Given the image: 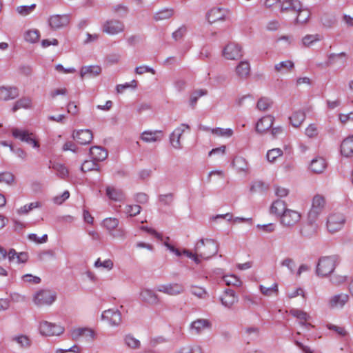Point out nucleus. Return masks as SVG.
Instances as JSON below:
<instances>
[{
    "instance_id": "e433bc0d",
    "label": "nucleus",
    "mask_w": 353,
    "mask_h": 353,
    "mask_svg": "<svg viewBox=\"0 0 353 353\" xmlns=\"http://www.w3.org/2000/svg\"><path fill=\"white\" fill-rule=\"evenodd\" d=\"M305 119V113L303 110L294 111L290 117L292 125L295 128L299 127Z\"/></svg>"
},
{
    "instance_id": "dca6fc26",
    "label": "nucleus",
    "mask_w": 353,
    "mask_h": 353,
    "mask_svg": "<svg viewBox=\"0 0 353 353\" xmlns=\"http://www.w3.org/2000/svg\"><path fill=\"white\" fill-rule=\"evenodd\" d=\"M101 319L107 321L111 326H118L121 322V314L118 310L109 309L103 312Z\"/></svg>"
},
{
    "instance_id": "c03bdc74",
    "label": "nucleus",
    "mask_w": 353,
    "mask_h": 353,
    "mask_svg": "<svg viewBox=\"0 0 353 353\" xmlns=\"http://www.w3.org/2000/svg\"><path fill=\"white\" fill-rule=\"evenodd\" d=\"M174 14V10L171 8H165L157 12L154 14V19L157 21L168 19Z\"/></svg>"
},
{
    "instance_id": "f257e3e1",
    "label": "nucleus",
    "mask_w": 353,
    "mask_h": 353,
    "mask_svg": "<svg viewBox=\"0 0 353 353\" xmlns=\"http://www.w3.org/2000/svg\"><path fill=\"white\" fill-rule=\"evenodd\" d=\"M325 205V200L323 196L316 194L313 197L312 207L308 212L309 223L301 230V234L303 236H311L317 232L318 226L314 222L322 213Z\"/></svg>"
},
{
    "instance_id": "4be33fe9",
    "label": "nucleus",
    "mask_w": 353,
    "mask_h": 353,
    "mask_svg": "<svg viewBox=\"0 0 353 353\" xmlns=\"http://www.w3.org/2000/svg\"><path fill=\"white\" fill-rule=\"evenodd\" d=\"M274 121V117L266 115L261 117L256 124V131L259 133H264L272 128Z\"/></svg>"
},
{
    "instance_id": "774afa93",
    "label": "nucleus",
    "mask_w": 353,
    "mask_h": 353,
    "mask_svg": "<svg viewBox=\"0 0 353 353\" xmlns=\"http://www.w3.org/2000/svg\"><path fill=\"white\" fill-rule=\"evenodd\" d=\"M110 235L114 239L123 240L126 238L127 232L123 228H117L110 233Z\"/></svg>"
},
{
    "instance_id": "9d476101",
    "label": "nucleus",
    "mask_w": 353,
    "mask_h": 353,
    "mask_svg": "<svg viewBox=\"0 0 353 353\" xmlns=\"http://www.w3.org/2000/svg\"><path fill=\"white\" fill-rule=\"evenodd\" d=\"M345 223V218L341 213L334 212L329 215L327 220V228L331 233L340 230Z\"/></svg>"
},
{
    "instance_id": "f03ea898",
    "label": "nucleus",
    "mask_w": 353,
    "mask_h": 353,
    "mask_svg": "<svg viewBox=\"0 0 353 353\" xmlns=\"http://www.w3.org/2000/svg\"><path fill=\"white\" fill-rule=\"evenodd\" d=\"M219 244L213 239H201L194 246V251L199 257L208 260L218 252Z\"/></svg>"
},
{
    "instance_id": "a878e982",
    "label": "nucleus",
    "mask_w": 353,
    "mask_h": 353,
    "mask_svg": "<svg viewBox=\"0 0 353 353\" xmlns=\"http://www.w3.org/2000/svg\"><path fill=\"white\" fill-rule=\"evenodd\" d=\"M8 259L10 263H24L28 259V254L24 252L18 253L14 249L11 248L8 252Z\"/></svg>"
},
{
    "instance_id": "603ef678",
    "label": "nucleus",
    "mask_w": 353,
    "mask_h": 353,
    "mask_svg": "<svg viewBox=\"0 0 353 353\" xmlns=\"http://www.w3.org/2000/svg\"><path fill=\"white\" fill-rule=\"evenodd\" d=\"M290 314L296 318L299 321H309L311 318L307 312L298 309L290 310Z\"/></svg>"
},
{
    "instance_id": "5701e85b",
    "label": "nucleus",
    "mask_w": 353,
    "mask_h": 353,
    "mask_svg": "<svg viewBox=\"0 0 353 353\" xmlns=\"http://www.w3.org/2000/svg\"><path fill=\"white\" fill-rule=\"evenodd\" d=\"M72 137L81 145L90 143L93 139L92 132L90 130H80L74 132Z\"/></svg>"
},
{
    "instance_id": "a211bd4d",
    "label": "nucleus",
    "mask_w": 353,
    "mask_h": 353,
    "mask_svg": "<svg viewBox=\"0 0 353 353\" xmlns=\"http://www.w3.org/2000/svg\"><path fill=\"white\" fill-rule=\"evenodd\" d=\"M163 137L161 130H145L141 134L140 139L145 143H155L161 141Z\"/></svg>"
},
{
    "instance_id": "6e6d98bb",
    "label": "nucleus",
    "mask_w": 353,
    "mask_h": 353,
    "mask_svg": "<svg viewBox=\"0 0 353 353\" xmlns=\"http://www.w3.org/2000/svg\"><path fill=\"white\" fill-rule=\"evenodd\" d=\"M36 8V4L33 3L30 6H20L16 8L17 12L23 17L30 14Z\"/></svg>"
},
{
    "instance_id": "9b49d317",
    "label": "nucleus",
    "mask_w": 353,
    "mask_h": 353,
    "mask_svg": "<svg viewBox=\"0 0 353 353\" xmlns=\"http://www.w3.org/2000/svg\"><path fill=\"white\" fill-rule=\"evenodd\" d=\"M301 218L299 212L288 208L280 217V223L285 228H292L300 221Z\"/></svg>"
},
{
    "instance_id": "69168bd1",
    "label": "nucleus",
    "mask_w": 353,
    "mask_h": 353,
    "mask_svg": "<svg viewBox=\"0 0 353 353\" xmlns=\"http://www.w3.org/2000/svg\"><path fill=\"white\" fill-rule=\"evenodd\" d=\"M173 200L174 194L172 193L160 194L159 196V201L163 205H170Z\"/></svg>"
},
{
    "instance_id": "37998d69",
    "label": "nucleus",
    "mask_w": 353,
    "mask_h": 353,
    "mask_svg": "<svg viewBox=\"0 0 353 353\" xmlns=\"http://www.w3.org/2000/svg\"><path fill=\"white\" fill-rule=\"evenodd\" d=\"M259 290L262 294L265 296H271L277 295L279 292V287L276 283H274L270 287H265L263 285H259Z\"/></svg>"
},
{
    "instance_id": "cd10ccee",
    "label": "nucleus",
    "mask_w": 353,
    "mask_h": 353,
    "mask_svg": "<svg viewBox=\"0 0 353 353\" xmlns=\"http://www.w3.org/2000/svg\"><path fill=\"white\" fill-rule=\"evenodd\" d=\"M101 72V68L99 65H88L81 68L80 76L81 78H94L97 77Z\"/></svg>"
},
{
    "instance_id": "4468645a",
    "label": "nucleus",
    "mask_w": 353,
    "mask_h": 353,
    "mask_svg": "<svg viewBox=\"0 0 353 353\" xmlns=\"http://www.w3.org/2000/svg\"><path fill=\"white\" fill-rule=\"evenodd\" d=\"M48 22L51 29L57 30L69 23L70 16L68 14H53L50 16Z\"/></svg>"
},
{
    "instance_id": "b1692460",
    "label": "nucleus",
    "mask_w": 353,
    "mask_h": 353,
    "mask_svg": "<svg viewBox=\"0 0 353 353\" xmlns=\"http://www.w3.org/2000/svg\"><path fill=\"white\" fill-rule=\"evenodd\" d=\"M327 167V163L323 157H316L314 158L309 165V169L314 174H321L324 172Z\"/></svg>"
},
{
    "instance_id": "c85d7f7f",
    "label": "nucleus",
    "mask_w": 353,
    "mask_h": 353,
    "mask_svg": "<svg viewBox=\"0 0 353 353\" xmlns=\"http://www.w3.org/2000/svg\"><path fill=\"white\" fill-rule=\"evenodd\" d=\"M341 152L346 157L353 156V135L347 137L342 141Z\"/></svg>"
},
{
    "instance_id": "f704fd0d",
    "label": "nucleus",
    "mask_w": 353,
    "mask_h": 353,
    "mask_svg": "<svg viewBox=\"0 0 353 353\" xmlns=\"http://www.w3.org/2000/svg\"><path fill=\"white\" fill-rule=\"evenodd\" d=\"M232 165L238 172H243L245 174L248 172V163L245 159L242 157H236L233 159Z\"/></svg>"
},
{
    "instance_id": "4d7b16f0",
    "label": "nucleus",
    "mask_w": 353,
    "mask_h": 353,
    "mask_svg": "<svg viewBox=\"0 0 353 353\" xmlns=\"http://www.w3.org/2000/svg\"><path fill=\"white\" fill-rule=\"evenodd\" d=\"M174 353H203V351L201 346L195 345L182 347Z\"/></svg>"
},
{
    "instance_id": "c9c22d12",
    "label": "nucleus",
    "mask_w": 353,
    "mask_h": 353,
    "mask_svg": "<svg viewBox=\"0 0 353 353\" xmlns=\"http://www.w3.org/2000/svg\"><path fill=\"white\" fill-rule=\"evenodd\" d=\"M346 53L341 52L338 54L331 53L327 55V61L325 63L327 66H330L340 62L343 64L345 62Z\"/></svg>"
},
{
    "instance_id": "c756f323",
    "label": "nucleus",
    "mask_w": 353,
    "mask_h": 353,
    "mask_svg": "<svg viewBox=\"0 0 353 353\" xmlns=\"http://www.w3.org/2000/svg\"><path fill=\"white\" fill-rule=\"evenodd\" d=\"M300 8L301 2L299 0H283L281 1L280 11L281 12L289 11L294 12L296 10H300Z\"/></svg>"
},
{
    "instance_id": "ea45409f",
    "label": "nucleus",
    "mask_w": 353,
    "mask_h": 353,
    "mask_svg": "<svg viewBox=\"0 0 353 353\" xmlns=\"http://www.w3.org/2000/svg\"><path fill=\"white\" fill-rule=\"evenodd\" d=\"M123 341L125 346L132 350H137L141 347V342L133 335L128 334L123 336Z\"/></svg>"
},
{
    "instance_id": "20e7f679",
    "label": "nucleus",
    "mask_w": 353,
    "mask_h": 353,
    "mask_svg": "<svg viewBox=\"0 0 353 353\" xmlns=\"http://www.w3.org/2000/svg\"><path fill=\"white\" fill-rule=\"evenodd\" d=\"M38 330L39 334L43 336H59L65 332V327L61 324L45 320L39 322Z\"/></svg>"
},
{
    "instance_id": "6ab92c4d",
    "label": "nucleus",
    "mask_w": 353,
    "mask_h": 353,
    "mask_svg": "<svg viewBox=\"0 0 353 353\" xmlns=\"http://www.w3.org/2000/svg\"><path fill=\"white\" fill-rule=\"evenodd\" d=\"M19 95V90L14 86L0 87V100L10 101L17 99Z\"/></svg>"
},
{
    "instance_id": "72a5a7b5",
    "label": "nucleus",
    "mask_w": 353,
    "mask_h": 353,
    "mask_svg": "<svg viewBox=\"0 0 353 353\" xmlns=\"http://www.w3.org/2000/svg\"><path fill=\"white\" fill-rule=\"evenodd\" d=\"M288 209L286 203L283 201L276 200L271 205L270 212L272 214L281 217Z\"/></svg>"
},
{
    "instance_id": "13d9d810",
    "label": "nucleus",
    "mask_w": 353,
    "mask_h": 353,
    "mask_svg": "<svg viewBox=\"0 0 353 353\" xmlns=\"http://www.w3.org/2000/svg\"><path fill=\"white\" fill-rule=\"evenodd\" d=\"M190 292L199 299H205L208 295L205 288L196 285H192L190 287Z\"/></svg>"
},
{
    "instance_id": "0eeeda50",
    "label": "nucleus",
    "mask_w": 353,
    "mask_h": 353,
    "mask_svg": "<svg viewBox=\"0 0 353 353\" xmlns=\"http://www.w3.org/2000/svg\"><path fill=\"white\" fill-rule=\"evenodd\" d=\"M32 300L37 306L50 305L56 300V294L48 290H40L34 294Z\"/></svg>"
},
{
    "instance_id": "423d86ee",
    "label": "nucleus",
    "mask_w": 353,
    "mask_h": 353,
    "mask_svg": "<svg viewBox=\"0 0 353 353\" xmlns=\"http://www.w3.org/2000/svg\"><path fill=\"white\" fill-rule=\"evenodd\" d=\"M125 29L124 23L115 19H108L101 26L102 32L110 36L121 34L125 31Z\"/></svg>"
},
{
    "instance_id": "5fc2aeb1",
    "label": "nucleus",
    "mask_w": 353,
    "mask_h": 353,
    "mask_svg": "<svg viewBox=\"0 0 353 353\" xmlns=\"http://www.w3.org/2000/svg\"><path fill=\"white\" fill-rule=\"evenodd\" d=\"M223 280L227 285L241 286L242 284L240 279L234 274L225 275Z\"/></svg>"
},
{
    "instance_id": "aec40b11",
    "label": "nucleus",
    "mask_w": 353,
    "mask_h": 353,
    "mask_svg": "<svg viewBox=\"0 0 353 353\" xmlns=\"http://www.w3.org/2000/svg\"><path fill=\"white\" fill-rule=\"evenodd\" d=\"M251 72L250 64L248 61H241L235 67V75L241 80L247 79Z\"/></svg>"
},
{
    "instance_id": "4c0bfd02",
    "label": "nucleus",
    "mask_w": 353,
    "mask_h": 353,
    "mask_svg": "<svg viewBox=\"0 0 353 353\" xmlns=\"http://www.w3.org/2000/svg\"><path fill=\"white\" fill-rule=\"evenodd\" d=\"M294 12L297 14L295 19L296 23L297 24H304L307 23L310 17V11L306 8H303L301 3L300 10H296Z\"/></svg>"
},
{
    "instance_id": "e2e57ef3",
    "label": "nucleus",
    "mask_w": 353,
    "mask_h": 353,
    "mask_svg": "<svg viewBox=\"0 0 353 353\" xmlns=\"http://www.w3.org/2000/svg\"><path fill=\"white\" fill-rule=\"evenodd\" d=\"M113 266L114 263L111 259H106L102 261L100 259H98L94 263L95 268H102L107 270H111Z\"/></svg>"
},
{
    "instance_id": "09e8293b",
    "label": "nucleus",
    "mask_w": 353,
    "mask_h": 353,
    "mask_svg": "<svg viewBox=\"0 0 353 353\" xmlns=\"http://www.w3.org/2000/svg\"><path fill=\"white\" fill-rule=\"evenodd\" d=\"M211 132L215 136L230 138L232 137L234 132L231 128H215L211 129Z\"/></svg>"
},
{
    "instance_id": "338daca9",
    "label": "nucleus",
    "mask_w": 353,
    "mask_h": 353,
    "mask_svg": "<svg viewBox=\"0 0 353 353\" xmlns=\"http://www.w3.org/2000/svg\"><path fill=\"white\" fill-rule=\"evenodd\" d=\"M206 94H207V91L205 90H199L195 91L190 96V105L192 107H194L196 105L199 98H200L202 96L206 95Z\"/></svg>"
},
{
    "instance_id": "393cba45",
    "label": "nucleus",
    "mask_w": 353,
    "mask_h": 353,
    "mask_svg": "<svg viewBox=\"0 0 353 353\" xmlns=\"http://www.w3.org/2000/svg\"><path fill=\"white\" fill-rule=\"evenodd\" d=\"M140 299L150 305H157L159 303L158 295L150 289H142L140 292Z\"/></svg>"
},
{
    "instance_id": "412c9836",
    "label": "nucleus",
    "mask_w": 353,
    "mask_h": 353,
    "mask_svg": "<svg viewBox=\"0 0 353 353\" xmlns=\"http://www.w3.org/2000/svg\"><path fill=\"white\" fill-rule=\"evenodd\" d=\"M220 301L224 307L227 308H232V306L237 303L238 297L234 290L227 289L223 292V295L220 297Z\"/></svg>"
},
{
    "instance_id": "0e129e2a",
    "label": "nucleus",
    "mask_w": 353,
    "mask_h": 353,
    "mask_svg": "<svg viewBox=\"0 0 353 353\" xmlns=\"http://www.w3.org/2000/svg\"><path fill=\"white\" fill-rule=\"evenodd\" d=\"M286 296L289 299H293L298 296H301L303 298L305 297V291L301 288H296L292 290L288 289L286 292Z\"/></svg>"
},
{
    "instance_id": "1a4fd4ad",
    "label": "nucleus",
    "mask_w": 353,
    "mask_h": 353,
    "mask_svg": "<svg viewBox=\"0 0 353 353\" xmlns=\"http://www.w3.org/2000/svg\"><path fill=\"white\" fill-rule=\"evenodd\" d=\"M156 291L169 296H176L184 292L183 285L178 283H168L156 286Z\"/></svg>"
},
{
    "instance_id": "2f4dec72",
    "label": "nucleus",
    "mask_w": 353,
    "mask_h": 353,
    "mask_svg": "<svg viewBox=\"0 0 353 353\" xmlns=\"http://www.w3.org/2000/svg\"><path fill=\"white\" fill-rule=\"evenodd\" d=\"M106 194L110 199L114 201L122 202L125 199L123 191L114 187H108L106 188Z\"/></svg>"
},
{
    "instance_id": "79ce46f5",
    "label": "nucleus",
    "mask_w": 353,
    "mask_h": 353,
    "mask_svg": "<svg viewBox=\"0 0 353 353\" xmlns=\"http://www.w3.org/2000/svg\"><path fill=\"white\" fill-rule=\"evenodd\" d=\"M49 168L56 171L57 174L61 179H64L68 176L69 172L68 168L61 163H53Z\"/></svg>"
},
{
    "instance_id": "8fccbe9b",
    "label": "nucleus",
    "mask_w": 353,
    "mask_h": 353,
    "mask_svg": "<svg viewBox=\"0 0 353 353\" xmlns=\"http://www.w3.org/2000/svg\"><path fill=\"white\" fill-rule=\"evenodd\" d=\"M294 68V63L290 60L281 61L274 65V70L277 72H283L284 70H290Z\"/></svg>"
},
{
    "instance_id": "052dcab7",
    "label": "nucleus",
    "mask_w": 353,
    "mask_h": 353,
    "mask_svg": "<svg viewBox=\"0 0 353 353\" xmlns=\"http://www.w3.org/2000/svg\"><path fill=\"white\" fill-rule=\"evenodd\" d=\"M141 209L139 205H127L125 207L124 213L128 216H134L140 213Z\"/></svg>"
},
{
    "instance_id": "f8f14e48",
    "label": "nucleus",
    "mask_w": 353,
    "mask_h": 353,
    "mask_svg": "<svg viewBox=\"0 0 353 353\" xmlns=\"http://www.w3.org/2000/svg\"><path fill=\"white\" fill-rule=\"evenodd\" d=\"M223 56L228 60H237L243 56L241 46L236 43H229L223 48Z\"/></svg>"
},
{
    "instance_id": "bf43d9fd",
    "label": "nucleus",
    "mask_w": 353,
    "mask_h": 353,
    "mask_svg": "<svg viewBox=\"0 0 353 353\" xmlns=\"http://www.w3.org/2000/svg\"><path fill=\"white\" fill-rule=\"evenodd\" d=\"M99 168L96 161H94L93 159L88 161H85L81 167V170L85 172L91 170H99Z\"/></svg>"
},
{
    "instance_id": "a18cd8bd",
    "label": "nucleus",
    "mask_w": 353,
    "mask_h": 353,
    "mask_svg": "<svg viewBox=\"0 0 353 353\" xmlns=\"http://www.w3.org/2000/svg\"><path fill=\"white\" fill-rule=\"evenodd\" d=\"M12 341L17 343L22 348H28L31 345L30 339L27 336L23 334L12 336Z\"/></svg>"
},
{
    "instance_id": "bb28decb",
    "label": "nucleus",
    "mask_w": 353,
    "mask_h": 353,
    "mask_svg": "<svg viewBox=\"0 0 353 353\" xmlns=\"http://www.w3.org/2000/svg\"><path fill=\"white\" fill-rule=\"evenodd\" d=\"M211 327V323L205 319H199L190 324V330L192 332L199 334L207 329Z\"/></svg>"
},
{
    "instance_id": "ddd939ff",
    "label": "nucleus",
    "mask_w": 353,
    "mask_h": 353,
    "mask_svg": "<svg viewBox=\"0 0 353 353\" xmlns=\"http://www.w3.org/2000/svg\"><path fill=\"white\" fill-rule=\"evenodd\" d=\"M349 301V294L341 292L331 296L328 299L327 305L330 309H343Z\"/></svg>"
},
{
    "instance_id": "473e14b6",
    "label": "nucleus",
    "mask_w": 353,
    "mask_h": 353,
    "mask_svg": "<svg viewBox=\"0 0 353 353\" xmlns=\"http://www.w3.org/2000/svg\"><path fill=\"white\" fill-rule=\"evenodd\" d=\"M323 39L322 36L319 34H306L301 41V45L304 48H310L313 46L316 43L321 41Z\"/></svg>"
},
{
    "instance_id": "2eb2a0df",
    "label": "nucleus",
    "mask_w": 353,
    "mask_h": 353,
    "mask_svg": "<svg viewBox=\"0 0 353 353\" xmlns=\"http://www.w3.org/2000/svg\"><path fill=\"white\" fill-rule=\"evenodd\" d=\"M185 130H190V126L188 124L182 123L179 127L176 128L170 135V142L172 146L175 149H181V137Z\"/></svg>"
},
{
    "instance_id": "f3484780",
    "label": "nucleus",
    "mask_w": 353,
    "mask_h": 353,
    "mask_svg": "<svg viewBox=\"0 0 353 353\" xmlns=\"http://www.w3.org/2000/svg\"><path fill=\"white\" fill-rule=\"evenodd\" d=\"M229 11L223 8H212L207 13L208 21L210 23H215L219 21H224L228 14Z\"/></svg>"
},
{
    "instance_id": "39448f33",
    "label": "nucleus",
    "mask_w": 353,
    "mask_h": 353,
    "mask_svg": "<svg viewBox=\"0 0 353 353\" xmlns=\"http://www.w3.org/2000/svg\"><path fill=\"white\" fill-rule=\"evenodd\" d=\"M12 137L19 139L22 142L30 145L34 148H39L40 147L39 141L37 140L35 134L26 129L12 128L11 129Z\"/></svg>"
},
{
    "instance_id": "6e6552de",
    "label": "nucleus",
    "mask_w": 353,
    "mask_h": 353,
    "mask_svg": "<svg viewBox=\"0 0 353 353\" xmlns=\"http://www.w3.org/2000/svg\"><path fill=\"white\" fill-rule=\"evenodd\" d=\"M69 334L74 341H78L83 337L87 341L92 342L96 338L94 330L88 327L73 328L70 330Z\"/></svg>"
},
{
    "instance_id": "7c9ffc66",
    "label": "nucleus",
    "mask_w": 353,
    "mask_h": 353,
    "mask_svg": "<svg viewBox=\"0 0 353 353\" xmlns=\"http://www.w3.org/2000/svg\"><path fill=\"white\" fill-rule=\"evenodd\" d=\"M90 154L94 161H102L108 157V152L99 146H94L90 149Z\"/></svg>"
},
{
    "instance_id": "3c124183",
    "label": "nucleus",
    "mask_w": 353,
    "mask_h": 353,
    "mask_svg": "<svg viewBox=\"0 0 353 353\" xmlns=\"http://www.w3.org/2000/svg\"><path fill=\"white\" fill-rule=\"evenodd\" d=\"M283 152L280 148H273L269 150L266 154L267 160L270 163H274L277 158L281 157Z\"/></svg>"
},
{
    "instance_id": "49530a36",
    "label": "nucleus",
    "mask_w": 353,
    "mask_h": 353,
    "mask_svg": "<svg viewBox=\"0 0 353 353\" xmlns=\"http://www.w3.org/2000/svg\"><path fill=\"white\" fill-rule=\"evenodd\" d=\"M272 105V101L268 97H261L256 103V108L259 111H268Z\"/></svg>"
},
{
    "instance_id": "a19ab883",
    "label": "nucleus",
    "mask_w": 353,
    "mask_h": 353,
    "mask_svg": "<svg viewBox=\"0 0 353 353\" xmlns=\"http://www.w3.org/2000/svg\"><path fill=\"white\" fill-rule=\"evenodd\" d=\"M119 219L114 217L105 218L102 221V226L108 231L109 234L117 229L119 226Z\"/></svg>"
},
{
    "instance_id": "de8ad7c7",
    "label": "nucleus",
    "mask_w": 353,
    "mask_h": 353,
    "mask_svg": "<svg viewBox=\"0 0 353 353\" xmlns=\"http://www.w3.org/2000/svg\"><path fill=\"white\" fill-rule=\"evenodd\" d=\"M40 37L39 31L37 29L28 30L24 33V39L27 42L34 43L39 41Z\"/></svg>"
},
{
    "instance_id": "864d4df0",
    "label": "nucleus",
    "mask_w": 353,
    "mask_h": 353,
    "mask_svg": "<svg viewBox=\"0 0 353 353\" xmlns=\"http://www.w3.org/2000/svg\"><path fill=\"white\" fill-rule=\"evenodd\" d=\"M14 182V176L10 172H3L0 173V183L12 185Z\"/></svg>"
},
{
    "instance_id": "7ed1b4c3",
    "label": "nucleus",
    "mask_w": 353,
    "mask_h": 353,
    "mask_svg": "<svg viewBox=\"0 0 353 353\" xmlns=\"http://www.w3.org/2000/svg\"><path fill=\"white\" fill-rule=\"evenodd\" d=\"M338 263L336 256H323L319 259L316 265V274L321 276H327L333 272Z\"/></svg>"
},
{
    "instance_id": "680f3d73",
    "label": "nucleus",
    "mask_w": 353,
    "mask_h": 353,
    "mask_svg": "<svg viewBox=\"0 0 353 353\" xmlns=\"http://www.w3.org/2000/svg\"><path fill=\"white\" fill-rule=\"evenodd\" d=\"M112 12L113 14L118 17H124L128 12V8L123 4H118L112 8Z\"/></svg>"
},
{
    "instance_id": "58836bf2",
    "label": "nucleus",
    "mask_w": 353,
    "mask_h": 353,
    "mask_svg": "<svg viewBox=\"0 0 353 353\" xmlns=\"http://www.w3.org/2000/svg\"><path fill=\"white\" fill-rule=\"evenodd\" d=\"M32 107V99L30 97H22L14 103L12 110L14 112L19 109H30Z\"/></svg>"
}]
</instances>
